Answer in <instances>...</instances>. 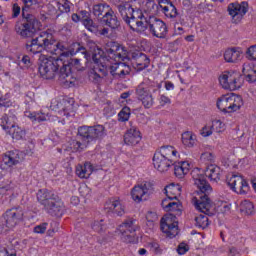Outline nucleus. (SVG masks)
Returning a JSON list of instances; mask_svg holds the SVG:
<instances>
[{
	"label": "nucleus",
	"mask_w": 256,
	"mask_h": 256,
	"mask_svg": "<svg viewBox=\"0 0 256 256\" xmlns=\"http://www.w3.org/2000/svg\"><path fill=\"white\" fill-rule=\"evenodd\" d=\"M118 13H120L123 21L135 33H145L148 29L153 37L157 39H165L167 37V24L156 16L146 17L143 10L134 9L131 4H120L117 6Z\"/></svg>",
	"instance_id": "f257e3e1"
},
{
	"label": "nucleus",
	"mask_w": 256,
	"mask_h": 256,
	"mask_svg": "<svg viewBox=\"0 0 256 256\" xmlns=\"http://www.w3.org/2000/svg\"><path fill=\"white\" fill-rule=\"evenodd\" d=\"M58 58L55 59L53 57L42 58L39 73L43 79H55V75H58V81L60 85L64 87H71V85H75L77 78L73 77V73H70L68 61L63 62L65 57H68L69 52L67 49H61Z\"/></svg>",
	"instance_id": "f03ea898"
},
{
	"label": "nucleus",
	"mask_w": 256,
	"mask_h": 256,
	"mask_svg": "<svg viewBox=\"0 0 256 256\" xmlns=\"http://www.w3.org/2000/svg\"><path fill=\"white\" fill-rule=\"evenodd\" d=\"M109 59H116V61H125L130 59L137 71H143L149 67L151 60L145 55V53L135 50L127 51L124 46L119 45L117 42H111L110 48L107 49Z\"/></svg>",
	"instance_id": "7ed1b4c3"
},
{
	"label": "nucleus",
	"mask_w": 256,
	"mask_h": 256,
	"mask_svg": "<svg viewBox=\"0 0 256 256\" xmlns=\"http://www.w3.org/2000/svg\"><path fill=\"white\" fill-rule=\"evenodd\" d=\"M61 49H65L64 42H57L53 33L49 31H43L35 38H32L26 43V51L29 53H51V55H59Z\"/></svg>",
	"instance_id": "20e7f679"
},
{
	"label": "nucleus",
	"mask_w": 256,
	"mask_h": 256,
	"mask_svg": "<svg viewBox=\"0 0 256 256\" xmlns=\"http://www.w3.org/2000/svg\"><path fill=\"white\" fill-rule=\"evenodd\" d=\"M61 49H65L64 42H57L53 33L49 31H43L35 38H32L26 43V51L29 53H51V55H59Z\"/></svg>",
	"instance_id": "39448f33"
},
{
	"label": "nucleus",
	"mask_w": 256,
	"mask_h": 256,
	"mask_svg": "<svg viewBox=\"0 0 256 256\" xmlns=\"http://www.w3.org/2000/svg\"><path fill=\"white\" fill-rule=\"evenodd\" d=\"M78 138L82 141L73 140L72 147L76 151H83L91 141H101L107 136V130L103 125L81 126L78 128Z\"/></svg>",
	"instance_id": "423d86ee"
},
{
	"label": "nucleus",
	"mask_w": 256,
	"mask_h": 256,
	"mask_svg": "<svg viewBox=\"0 0 256 256\" xmlns=\"http://www.w3.org/2000/svg\"><path fill=\"white\" fill-rule=\"evenodd\" d=\"M194 185L200 191L198 198L194 197V207L200 211V213H204V215L211 217L213 215V202L211 201V198H209V193L213 191V188L207 183L204 176L194 178Z\"/></svg>",
	"instance_id": "0eeeda50"
},
{
	"label": "nucleus",
	"mask_w": 256,
	"mask_h": 256,
	"mask_svg": "<svg viewBox=\"0 0 256 256\" xmlns=\"http://www.w3.org/2000/svg\"><path fill=\"white\" fill-rule=\"evenodd\" d=\"M37 199L49 215H52V217H63L65 205L53 192L49 190H39L37 192Z\"/></svg>",
	"instance_id": "6e6552de"
},
{
	"label": "nucleus",
	"mask_w": 256,
	"mask_h": 256,
	"mask_svg": "<svg viewBox=\"0 0 256 256\" xmlns=\"http://www.w3.org/2000/svg\"><path fill=\"white\" fill-rule=\"evenodd\" d=\"M42 27L43 25L41 21L37 19V16L25 11V8H23L22 22L16 23L15 31L17 35H20L23 39H27L33 37L37 31H41Z\"/></svg>",
	"instance_id": "1a4fd4ad"
},
{
	"label": "nucleus",
	"mask_w": 256,
	"mask_h": 256,
	"mask_svg": "<svg viewBox=\"0 0 256 256\" xmlns=\"http://www.w3.org/2000/svg\"><path fill=\"white\" fill-rule=\"evenodd\" d=\"M216 105L223 113H235L243 107V98L237 95L221 96L218 98Z\"/></svg>",
	"instance_id": "9d476101"
},
{
	"label": "nucleus",
	"mask_w": 256,
	"mask_h": 256,
	"mask_svg": "<svg viewBox=\"0 0 256 256\" xmlns=\"http://www.w3.org/2000/svg\"><path fill=\"white\" fill-rule=\"evenodd\" d=\"M23 221V208L20 206L13 207L5 212V214L0 218V230L5 229H13V227H17L19 223Z\"/></svg>",
	"instance_id": "9b49d317"
},
{
	"label": "nucleus",
	"mask_w": 256,
	"mask_h": 256,
	"mask_svg": "<svg viewBox=\"0 0 256 256\" xmlns=\"http://www.w3.org/2000/svg\"><path fill=\"white\" fill-rule=\"evenodd\" d=\"M155 193V187L153 183L144 181L139 185L133 187L131 191V197L136 203H141V201H147L151 195Z\"/></svg>",
	"instance_id": "f8f14e48"
},
{
	"label": "nucleus",
	"mask_w": 256,
	"mask_h": 256,
	"mask_svg": "<svg viewBox=\"0 0 256 256\" xmlns=\"http://www.w3.org/2000/svg\"><path fill=\"white\" fill-rule=\"evenodd\" d=\"M139 229L137 220L133 218L126 219L119 227L118 231L121 233V240L124 243H135V231Z\"/></svg>",
	"instance_id": "ddd939ff"
},
{
	"label": "nucleus",
	"mask_w": 256,
	"mask_h": 256,
	"mask_svg": "<svg viewBox=\"0 0 256 256\" xmlns=\"http://www.w3.org/2000/svg\"><path fill=\"white\" fill-rule=\"evenodd\" d=\"M136 97L138 101H141L145 109H151L155 104L151 87L146 82H142L137 86Z\"/></svg>",
	"instance_id": "4468645a"
},
{
	"label": "nucleus",
	"mask_w": 256,
	"mask_h": 256,
	"mask_svg": "<svg viewBox=\"0 0 256 256\" xmlns=\"http://www.w3.org/2000/svg\"><path fill=\"white\" fill-rule=\"evenodd\" d=\"M220 85L223 89H229V91H237L241 89V74L237 72H225L219 77Z\"/></svg>",
	"instance_id": "2eb2a0df"
},
{
	"label": "nucleus",
	"mask_w": 256,
	"mask_h": 256,
	"mask_svg": "<svg viewBox=\"0 0 256 256\" xmlns=\"http://www.w3.org/2000/svg\"><path fill=\"white\" fill-rule=\"evenodd\" d=\"M177 217L173 214H166L162 217L160 221V229L163 231L167 237L173 239L179 235V226L177 225Z\"/></svg>",
	"instance_id": "dca6fc26"
},
{
	"label": "nucleus",
	"mask_w": 256,
	"mask_h": 256,
	"mask_svg": "<svg viewBox=\"0 0 256 256\" xmlns=\"http://www.w3.org/2000/svg\"><path fill=\"white\" fill-rule=\"evenodd\" d=\"M110 59L115 61V63L104 65V67H107V72L109 71L113 79H125V77L131 73V66L127 65L125 62H121L124 60Z\"/></svg>",
	"instance_id": "f3484780"
},
{
	"label": "nucleus",
	"mask_w": 256,
	"mask_h": 256,
	"mask_svg": "<svg viewBox=\"0 0 256 256\" xmlns=\"http://www.w3.org/2000/svg\"><path fill=\"white\" fill-rule=\"evenodd\" d=\"M227 11L230 16H232V21L234 23H239L243 17L249 11V3L247 2H233L230 3L227 7Z\"/></svg>",
	"instance_id": "a211bd4d"
},
{
	"label": "nucleus",
	"mask_w": 256,
	"mask_h": 256,
	"mask_svg": "<svg viewBox=\"0 0 256 256\" xmlns=\"http://www.w3.org/2000/svg\"><path fill=\"white\" fill-rule=\"evenodd\" d=\"M228 185L230 189H233L235 193H238L239 195H245L249 193V183L243 176L239 175H233L228 180Z\"/></svg>",
	"instance_id": "6ab92c4d"
},
{
	"label": "nucleus",
	"mask_w": 256,
	"mask_h": 256,
	"mask_svg": "<svg viewBox=\"0 0 256 256\" xmlns=\"http://www.w3.org/2000/svg\"><path fill=\"white\" fill-rule=\"evenodd\" d=\"M153 165L160 173H166V171H169L175 165V159H169L161 154L155 153L153 156Z\"/></svg>",
	"instance_id": "aec40b11"
},
{
	"label": "nucleus",
	"mask_w": 256,
	"mask_h": 256,
	"mask_svg": "<svg viewBox=\"0 0 256 256\" xmlns=\"http://www.w3.org/2000/svg\"><path fill=\"white\" fill-rule=\"evenodd\" d=\"M23 161V153L19 150H12L6 152L2 157V163L7 167H15V165H19Z\"/></svg>",
	"instance_id": "412c9836"
},
{
	"label": "nucleus",
	"mask_w": 256,
	"mask_h": 256,
	"mask_svg": "<svg viewBox=\"0 0 256 256\" xmlns=\"http://www.w3.org/2000/svg\"><path fill=\"white\" fill-rule=\"evenodd\" d=\"M141 131L137 129V127L132 126L127 132L124 134V143L125 145H130L131 147H135V145H139L141 143Z\"/></svg>",
	"instance_id": "4be33fe9"
},
{
	"label": "nucleus",
	"mask_w": 256,
	"mask_h": 256,
	"mask_svg": "<svg viewBox=\"0 0 256 256\" xmlns=\"http://www.w3.org/2000/svg\"><path fill=\"white\" fill-rule=\"evenodd\" d=\"M221 168L215 164L207 165L204 168V175L211 181V183H219L221 181Z\"/></svg>",
	"instance_id": "5701e85b"
},
{
	"label": "nucleus",
	"mask_w": 256,
	"mask_h": 256,
	"mask_svg": "<svg viewBox=\"0 0 256 256\" xmlns=\"http://www.w3.org/2000/svg\"><path fill=\"white\" fill-rule=\"evenodd\" d=\"M101 23L106 25V27H109L112 29V31H116L118 27H121V22H119V18H117V15L113 11V9H110V11L101 17Z\"/></svg>",
	"instance_id": "b1692460"
},
{
	"label": "nucleus",
	"mask_w": 256,
	"mask_h": 256,
	"mask_svg": "<svg viewBox=\"0 0 256 256\" xmlns=\"http://www.w3.org/2000/svg\"><path fill=\"white\" fill-rule=\"evenodd\" d=\"M105 209L118 217L125 215V206L121 203V200H109L105 204Z\"/></svg>",
	"instance_id": "393cba45"
},
{
	"label": "nucleus",
	"mask_w": 256,
	"mask_h": 256,
	"mask_svg": "<svg viewBox=\"0 0 256 256\" xmlns=\"http://www.w3.org/2000/svg\"><path fill=\"white\" fill-rule=\"evenodd\" d=\"M103 77H107V67L105 65H97L90 72L89 78L92 83L99 84L103 81Z\"/></svg>",
	"instance_id": "a878e982"
},
{
	"label": "nucleus",
	"mask_w": 256,
	"mask_h": 256,
	"mask_svg": "<svg viewBox=\"0 0 256 256\" xmlns=\"http://www.w3.org/2000/svg\"><path fill=\"white\" fill-rule=\"evenodd\" d=\"M94 168L93 164L91 162H85L83 165L78 164L76 166V175L80 179H89L91 175L93 174Z\"/></svg>",
	"instance_id": "bb28decb"
},
{
	"label": "nucleus",
	"mask_w": 256,
	"mask_h": 256,
	"mask_svg": "<svg viewBox=\"0 0 256 256\" xmlns=\"http://www.w3.org/2000/svg\"><path fill=\"white\" fill-rule=\"evenodd\" d=\"M0 125L4 129V131H11L13 128L17 126V116L15 114H4L0 118Z\"/></svg>",
	"instance_id": "cd10ccee"
},
{
	"label": "nucleus",
	"mask_w": 256,
	"mask_h": 256,
	"mask_svg": "<svg viewBox=\"0 0 256 256\" xmlns=\"http://www.w3.org/2000/svg\"><path fill=\"white\" fill-rule=\"evenodd\" d=\"M241 57H243V52L239 48H228L224 52V59L227 63H237L241 61Z\"/></svg>",
	"instance_id": "c85d7f7f"
},
{
	"label": "nucleus",
	"mask_w": 256,
	"mask_h": 256,
	"mask_svg": "<svg viewBox=\"0 0 256 256\" xmlns=\"http://www.w3.org/2000/svg\"><path fill=\"white\" fill-rule=\"evenodd\" d=\"M174 174L178 177V179H183L187 173H189V169H191V164L189 162H175L174 160Z\"/></svg>",
	"instance_id": "c756f323"
},
{
	"label": "nucleus",
	"mask_w": 256,
	"mask_h": 256,
	"mask_svg": "<svg viewBox=\"0 0 256 256\" xmlns=\"http://www.w3.org/2000/svg\"><path fill=\"white\" fill-rule=\"evenodd\" d=\"M159 7L161 9V12L167 17L168 19H175L177 17V7L173 5V2L166 1V5H163L159 3Z\"/></svg>",
	"instance_id": "7c9ffc66"
},
{
	"label": "nucleus",
	"mask_w": 256,
	"mask_h": 256,
	"mask_svg": "<svg viewBox=\"0 0 256 256\" xmlns=\"http://www.w3.org/2000/svg\"><path fill=\"white\" fill-rule=\"evenodd\" d=\"M111 11V6H109L106 3H100V4H95L92 8V13L94 17H97V19H100L107 13Z\"/></svg>",
	"instance_id": "2f4dec72"
},
{
	"label": "nucleus",
	"mask_w": 256,
	"mask_h": 256,
	"mask_svg": "<svg viewBox=\"0 0 256 256\" xmlns=\"http://www.w3.org/2000/svg\"><path fill=\"white\" fill-rule=\"evenodd\" d=\"M167 199L173 201V199H177L181 195V186L170 184L164 189Z\"/></svg>",
	"instance_id": "473e14b6"
},
{
	"label": "nucleus",
	"mask_w": 256,
	"mask_h": 256,
	"mask_svg": "<svg viewBox=\"0 0 256 256\" xmlns=\"http://www.w3.org/2000/svg\"><path fill=\"white\" fill-rule=\"evenodd\" d=\"M177 150L173 146H162L156 155H161L162 157H166V159H173L177 157Z\"/></svg>",
	"instance_id": "72a5a7b5"
},
{
	"label": "nucleus",
	"mask_w": 256,
	"mask_h": 256,
	"mask_svg": "<svg viewBox=\"0 0 256 256\" xmlns=\"http://www.w3.org/2000/svg\"><path fill=\"white\" fill-rule=\"evenodd\" d=\"M182 143L185 147H195L197 145V137L193 134V132H184L182 134Z\"/></svg>",
	"instance_id": "f704fd0d"
},
{
	"label": "nucleus",
	"mask_w": 256,
	"mask_h": 256,
	"mask_svg": "<svg viewBox=\"0 0 256 256\" xmlns=\"http://www.w3.org/2000/svg\"><path fill=\"white\" fill-rule=\"evenodd\" d=\"M8 133L12 136V139H14L15 141H21V139H25L26 135L25 130H23L19 126L12 128L11 130H9Z\"/></svg>",
	"instance_id": "c9c22d12"
},
{
	"label": "nucleus",
	"mask_w": 256,
	"mask_h": 256,
	"mask_svg": "<svg viewBox=\"0 0 256 256\" xmlns=\"http://www.w3.org/2000/svg\"><path fill=\"white\" fill-rule=\"evenodd\" d=\"M195 225L200 229H207L209 227V218L205 214H199L195 217Z\"/></svg>",
	"instance_id": "e433bc0d"
},
{
	"label": "nucleus",
	"mask_w": 256,
	"mask_h": 256,
	"mask_svg": "<svg viewBox=\"0 0 256 256\" xmlns=\"http://www.w3.org/2000/svg\"><path fill=\"white\" fill-rule=\"evenodd\" d=\"M65 49L68 52V56L63 58V63H65V61L68 62V64L66 65V67H69V71L71 73V65H79V59L77 58H71L73 53H71V51L69 50V47L67 46V44H65Z\"/></svg>",
	"instance_id": "4c0bfd02"
},
{
	"label": "nucleus",
	"mask_w": 256,
	"mask_h": 256,
	"mask_svg": "<svg viewBox=\"0 0 256 256\" xmlns=\"http://www.w3.org/2000/svg\"><path fill=\"white\" fill-rule=\"evenodd\" d=\"M162 207L166 211H177L179 209V202H173L167 198L162 200Z\"/></svg>",
	"instance_id": "58836bf2"
},
{
	"label": "nucleus",
	"mask_w": 256,
	"mask_h": 256,
	"mask_svg": "<svg viewBox=\"0 0 256 256\" xmlns=\"http://www.w3.org/2000/svg\"><path fill=\"white\" fill-rule=\"evenodd\" d=\"M82 25H84L85 29H87V31H90V33L99 32V25L95 24V22L91 18H88V20H84V22H82Z\"/></svg>",
	"instance_id": "ea45409f"
},
{
	"label": "nucleus",
	"mask_w": 256,
	"mask_h": 256,
	"mask_svg": "<svg viewBox=\"0 0 256 256\" xmlns=\"http://www.w3.org/2000/svg\"><path fill=\"white\" fill-rule=\"evenodd\" d=\"M243 73L246 75L247 80L250 83H255L256 81V68L251 69V67L246 66L243 68Z\"/></svg>",
	"instance_id": "a19ab883"
},
{
	"label": "nucleus",
	"mask_w": 256,
	"mask_h": 256,
	"mask_svg": "<svg viewBox=\"0 0 256 256\" xmlns=\"http://www.w3.org/2000/svg\"><path fill=\"white\" fill-rule=\"evenodd\" d=\"M253 203L249 200H244L240 205V211L245 215H251L253 213Z\"/></svg>",
	"instance_id": "79ce46f5"
},
{
	"label": "nucleus",
	"mask_w": 256,
	"mask_h": 256,
	"mask_svg": "<svg viewBox=\"0 0 256 256\" xmlns=\"http://www.w3.org/2000/svg\"><path fill=\"white\" fill-rule=\"evenodd\" d=\"M58 9L61 13H70L71 12V1L69 0H59Z\"/></svg>",
	"instance_id": "37998d69"
},
{
	"label": "nucleus",
	"mask_w": 256,
	"mask_h": 256,
	"mask_svg": "<svg viewBox=\"0 0 256 256\" xmlns=\"http://www.w3.org/2000/svg\"><path fill=\"white\" fill-rule=\"evenodd\" d=\"M129 117H131V109L129 107L122 108L118 114V120L125 123V121H129Z\"/></svg>",
	"instance_id": "c03bdc74"
},
{
	"label": "nucleus",
	"mask_w": 256,
	"mask_h": 256,
	"mask_svg": "<svg viewBox=\"0 0 256 256\" xmlns=\"http://www.w3.org/2000/svg\"><path fill=\"white\" fill-rule=\"evenodd\" d=\"M103 50L99 47H96V49H94L93 53H92V60L94 63H96V65H99V63H103L101 62V60L103 59Z\"/></svg>",
	"instance_id": "a18cd8bd"
},
{
	"label": "nucleus",
	"mask_w": 256,
	"mask_h": 256,
	"mask_svg": "<svg viewBox=\"0 0 256 256\" xmlns=\"http://www.w3.org/2000/svg\"><path fill=\"white\" fill-rule=\"evenodd\" d=\"M92 229L96 231V233H105V231L107 230V226H105L103 220L94 221L92 224Z\"/></svg>",
	"instance_id": "49530a36"
},
{
	"label": "nucleus",
	"mask_w": 256,
	"mask_h": 256,
	"mask_svg": "<svg viewBox=\"0 0 256 256\" xmlns=\"http://www.w3.org/2000/svg\"><path fill=\"white\" fill-rule=\"evenodd\" d=\"M211 127L212 131H215L216 133L225 131V123H223L221 120L212 121Z\"/></svg>",
	"instance_id": "de8ad7c7"
},
{
	"label": "nucleus",
	"mask_w": 256,
	"mask_h": 256,
	"mask_svg": "<svg viewBox=\"0 0 256 256\" xmlns=\"http://www.w3.org/2000/svg\"><path fill=\"white\" fill-rule=\"evenodd\" d=\"M30 119L38 121V123H41L43 121H47V119H49V115L44 113L31 114Z\"/></svg>",
	"instance_id": "09e8293b"
},
{
	"label": "nucleus",
	"mask_w": 256,
	"mask_h": 256,
	"mask_svg": "<svg viewBox=\"0 0 256 256\" xmlns=\"http://www.w3.org/2000/svg\"><path fill=\"white\" fill-rule=\"evenodd\" d=\"M146 220L148 221V225H153V223H157L159 221V217L157 216V213L155 212H148L146 214Z\"/></svg>",
	"instance_id": "8fccbe9b"
},
{
	"label": "nucleus",
	"mask_w": 256,
	"mask_h": 256,
	"mask_svg": "<svg viewBox=\"0 0 256 256\" xmlns=\"http://www.w3.org/2000/svg\"><path fill=\"white\" fill-rule=\"evenodd\" d=\"M213 159H215V156L211 152H204L200 156L202 163H210Z\"/></svg>",
	"instance_id": "3c124183"
},
{
	"label": "nucleus",
	"mask_w": 256,
	"mask_h": 256,
	"mask_svg": "<svg viewBox=\"0 0 256 256\" xmlns=\"http://www.w3.org/2000/svg\"><path fill=\"white\" fill-rule=\"evenodd\" d=\"M246 55L251 61H256V45L250 46L246 51Z\"/></svg>",
	"instance_id": "603ef678"
},
{
	"label": "nucleus",
	"mask_w": 256,
	"mask_h": 256,
	"mask_svg": "<svg viewBox=\"0 0 256 256\" xmlns=\"http://www.w3.org/2000/svg\"><path fill=\"white\" fill-rule=\"evenodd\" d=\"M200 134L202 135V137H211V135H213V128L211 125H206L204 126L201 131Z\"/></svg>",
	"instance_id": "864d4df0"
},
{
	"label": "nucleus",
	"mask_w": 256,
	"mask_h": 256,
	"mask_svg": "<svg viewBox=\"0 0 256 256\" xmlns=\"http://www.w3.org/2000/svg\"><path fill=\"white\" fill-rule=\"evenodd\" d=\"M2 97H6V99L5 100H0V107L8 108V107H11V105H13V103L9 99V97H10L9 93L5 94Z\"/></svg>",
	"instance_id": "5fc2aeb1"
},
{
	"label": "nucleus",
	"mask_w": 256,
	"mask_h": 256,
	"mask_svg": "<svg viewBox=\"0 0 256 256\" xmlns=\"http://www.w3.org/2000/svg\"><path fill=\"white\" fill-rule=\"evenodd\" d=\"M47 225H49V224L42 223L40 225H37L36 227H34V233H40L41 235H43V233H45V231H47Z\"/></svg>",
	"instance_id": "6e6d98bb"
},
{
	"label": "nucleus",
	"mask_w": 256,
	"mask_h": 256,
	"mask_svg": "<svg viewBox=\"0 0 256 256\" xmlns=\"http://www.w3.org/2000/svg\"><path fill=\"white\" fill-rule=\"evenodd\" d=\"M177 251L179 255H185L187 251H189V245L181 243L179 244Z\"/></svg>",
	"instance_id": "4d7b16f0"
},
{
	"label": "nucleus",
	"mask_w": 256,
	"mask_h": 256,
	"mask_svg": "<svg viewBox=\"0 0 256 256\" xmlns=\"http://www.w3.org/2000/svg\"><path fill=\"white\" fill-rule=\"evenodd\" d=\"M79 15H80V22H82V23H84L88 19H91V14L86 10L80 11Z\"/></svg>",
	"instance_id": "13d9d810"
},
{
	"label": "nucleus",
	"mask_w": 256,
	"mask_h": 256,
	"mask_svg": "<svg viewBox=\"0 0 256 256\" xmlns=\"http://www.w3.org/2000/svg\"><path fill=\"white\" fill-rule=\"evenodd\" d=\"M160 105L161 107H165V105H171V98L161 95L160 96Z\"/></svg>",
	"instance_id": "bf43d9fd"
},
{
	"label": "nucleus",
	"mask_w": 256,
	"mask_h": 256,
	"mask_svg": "<svg viewBox=\"0 0 256 256\" xmlns=\"http://www.w3.org/2000/svg\"><path fill=\"white\" fill-rule=\"evenodd\" d=\"M76 53H81L85 58H87V48L81 46V44H77Z\"/></svg>",
	"instance_id": "052dcab7"
},
{
	"label": "nucleus",
	"mask_w": 256,
	"mask_h": 256,
	"mask_svg": "<svg viewBox=\"0 0 256 256\" xmlns=\"http://www.w3.org/2000/svg\"><path fill=\"white\" fill-rule=\"evenodd\" d=\"M12 11H13L12 17H19V14L21 13V7H19V5L17 4H14Z\"/></svg>",
	"instance_id": "680f3d73"
},
{
	"label": "nucleus",
	"mask_w": 256,
	"mask_h": 256,
	"mask_svg": "<svg viewBox=\"0 0 256 256\" xmlns=\"http://www.w3.org/2000/svg\"><path fill=\"white\" fill-rule=\"evenodd\" d=\"M1 253H4L3 256H17V251L15 250H7V249H4V250H0Z\"/></svg>",
	"instance_id": "e2e57ef3"
},
{
	"label": "nucleus",
	"mask_w": 256,
	"mask_h": 256,
	"mask_svg": "<svg viewBox=\"0 0 256 256\" xmlns=\"http://www.w3.org/2000/svg\"><path fill=\"white\" fill-rule=\"evenodd\" d=\"M94 35H109V28H102V29H99V26H98V32L97 33H94Z\"/></svg>",
	"instance_id": "0e129e2a"
},
{
	"label": "nucleus",
	"mask_w": 256,
	"mask_h": 256,
	"mask_svg": "<svg viewBox=\"0 0 256 256\" xmlns=\"http://www.w3.org/2000/svg\"><path fill=\"white\" fill-rule=\"evenodd\" d=\"M22 63L25 67H29V65H31V58L28 55L23 56Z\"/></svg>",
	"instance_id": "69168bd1"
},
{
	"label": "nucleus",
	"mask_w": 256,
	"mask_h": 256,
	"mask_svg": "<svg viewBox=\"0 0 256 256\" xmlns=\"http://www.w3.org/2000/svg\"><path fill=\"white\" fill-rule=\"evenodd\" d=\"M166 91H173L175 89V85L171 81L165 82Z\"/></svg>",
	"instance_id": "338daca9"
},
{
	"label": "nucleus",
	"mask_w": 256,
	"mask_h": 256,
	"mask_svg": "<svg viewBox=\"0 0 256 256\" xmlns=\"http://www.w3.org/2000/svg\"><path fill=\"white\" fill-rule=\"evenodd\" d=\"M71 19L74 23H79V21H81V16L80 14L73 13Z\"/></svg>",
	"instance_id": "774afa93"
}]
</instances>
